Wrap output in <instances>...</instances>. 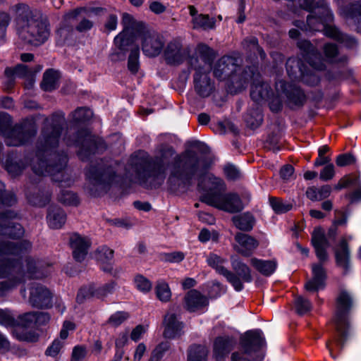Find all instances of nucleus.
Wrapping results in <instances>:
<instances>
[{
	"label": "nucleus",
	"instance_id": "obj_18",
	"mask_svg": "<svg viewBox=\"0 0 361 361\" xmlns=\"http://www.w3.org/2000/svg\"><path fill=\"white\" fill-rule=\"evenodd\" d=\"M275 88L279 96L284 94L292 105L302 106L306 102L304 92L295 84H289L280 80L276 82Z\"/></svg>",
	"mask_w": 361,
	"mask_h": 361
},
{
	"label": "nucleus",
	"instance_id": "obj_16",
	"mask_svg": "<svg viewBox=\"0 0 361 361\" xmlns=\"http://www.w3.org/2000/svg\"><path fill=\"white\" fill-rule=\"evenodd\" d=\"M189 46H185L181 37L170 40L164 49V57L167 64L178 66L183 63L190 55Z\"/></svg>",
	"mask_w": 361,
	"mask_h": 361
},
{
	"label": "nucleus",
	"instance_id": "obj_19",
	"mask_svg": "<svg viewBox=\"0 0 361 361\" xmlns=\"http://www.w3.org/2000/svg\"><path fill=\"white\" fill-rule=\"evenodd\" d=\"M252 75H250V81H252L250 97L255 102V104H259L262 101L267 99L270 97L271 91V87L268 83L264 82L261 76L255 66H251Z\"/></svg>",
	"mask_w": 361,
	"mask_h": 361
},
{
	"label": "nucleus",
	"instance_id": "obj_34",
	"mask_svg": "<svg viewBox=\"0 0 361 361\" xmlns=\"http://www.w3.org/2000/svg\"><path fill=\"white\" fill-rule=\"evenodd\" d=\"M343 12L345 17L353 21L357 32L361 33V1L349 5Z\"/></svg>",
	"mask_w": 361,
	"mask_h": 361
},
{
	"label": "nucleus",
	"instance_id": "obj_60",
	"mask_svg": "<svg viewBox=\"0 0 361 361\" xmlns=\"http://www.w3.org/2000/svg\"><path fill=\"white\" fill-rule=\"evenodd\" d=\"M300 80L310 86H315L319 84V78L314 71L306 68Z\"/></svg>",
	"mask_w": 361,
	"mask_h": 361
},
{
	"label": "nucleus",
	"instance_id": "obj_12",
	"mask_svg": "<svg viewBox=\"0 0 361 361\" xmlns=\"http://www.w3.org/2000/svg\"><path fill=\"white\" fill-rule=\"evenodd\" d=\"M11 118L6 113H0V130L8 146H20L29 141L37 133L32 121L25 120L11 128Z\"/></svg>",
	"mask_w": 361,
	"mask_h": 361
},
{
	"label": "nucleus",
	"instance_id": "obj_62",
	"mask_svg": "<svg viewBox=\"0 0 361 361\" xmlns=\"http://www.w3.org/2000/svg\"><path fill=\"white\" fill-rule=\"evenodd\" d=\"M16 321L11 314L7 310H0V324L5 326H13L16 325Z\"/></svg>",
	"mask_w": 361,
	"mask_h": 361
},
{
	"label": "nucleus",
	"instance_id": "obj_57",
	"mask_svg": "<svg viewBox=\"0 0 361 361\" xmlns=\"http://www.w3.org/2000/svg\"><path fill=\"white\" fill-rule=\"evenodd\" d=\"M170 348L168 342H162L159 343L152 352L149 361H159L163 354Z\"/></svg>",
	"mask_w": 361,
	"mask_h": 361
},
{
	"label": "nucleus",
	"instance_id": "obj_55",
	"mask_svg": "<svg viewBox=\"0 0 361 361\" xmlns=\"http://www.w3.org/2000/svg\"><path fill=\"white\" fill-rule=\"evenodd\" d=\"M269 202L272 209L276 213H284L290 210L292 208V204L286 203L279 198L271 197Z\"/></svg>",
	"mask_w": 361,
	"mask_h": 361
},
{
	"label": "nucleus",
	"instance_id": "obj_10",
	"mask_svg": "<svg viewBox=\"0 0 361 361\" xmlns=\"http://www.w3.org/2000/svg\"><path fill=\"white\" fill-rule=\"evenodd\" d=\"M312 244L319 260V263L312 264V278L306 282L305 288L310 292H317L325 286L326 272L322 264L328 260L326 250L329 247V240L322 228H316L313 231L312 233Z\"/></svg>",
	"mask_w": 361,
	"mask_h": 361
},
{
	"label": "nucleus",
	"instance_id": "obj_20",
	"mask_svg": "<svg viewBox=\"0 0 361 361\" xmlns=\"http://www.w3.org/2000/svg\"><path fill=\"white\" fill-rule=\"evenodd\" d=\"M164 47V37L157 32H145L142 38V49L146 56L155 57L158 56Z\"/></svg>",
	"mask_w": 361,
	"mask_h": 361
},
{
	"label": "nucleus",
	"instance_id": "obj_44",
	"mask_svg": "<svg viewBox=\"0 0 361 361\" xmlns=\"http://www.w3.org/2000/svg\"><path fill=\"white\" fill-rule=\"evenodd\" d=\"M243 45L248 52H250V54H252L254 56L258 54L262 59H265L266 54L259 46L258 40L255 37H247L243 40Z\"/></svg>",
	"mask_w": 361,
	"mask_h": 361
},
{
	"label": "nucleus",
	"instance_id": "obj_47",
	"mask_svg": "<svg viewBox=\"0 0 361 361\" xmlns=\"http://www.w3.org/2000/svg\"><path fill=\"white\" fill-rule=\"evenodd\" d=\"M139 56L140 49L138 47L136 46L131 49L128 60V70L133 73H136L138 71Z\"/></svg>",
	"mask_w": 361,
	"mask_h": 361
},
{
	"label": "nucleus",
	"instance_id": "obj_21",
	"mask_svg": "<svg viewBox=\"0 0 361 361\" xmlns=\"http://www.w3.org/2000/svg\"><path fill=\"white\" fill-rule=\"evenodd\" d=\"M51 293L44 286L33 283L30 288L29 302L32 306L43 309L51 307Z\"/></svg>",
	"mask_w": 361,
	"mask_h": 361
},
{
	"label": "nucleus",
	"instance_id": "obj_39",
	"mask_svg": "<svg viewBox=\"0 0 361 361\" xmlns=\"http://www.w3.org/2000/svg\"><path fill=\"white\" fill-rule=\"evenodd\" d=\"M323 51L327 61L331 63H345L348 60L346 56H338V46L334 43H326L324 45Z\"/></svg>",
	"mask_w": 361,
	"mask_h": 361
},
{
	"label": "nucleus",
	"instance_id": "obj_24",
	"mask_svg": "<svg viewBox=\"0 0 361 361\" xmlns=\"http://www.w3.org/2000/svg\"><path fill=\"white\" fill-rule=\"evenodd\" d=\"M164 336L168 338L180 337L183 334L184 324L179 320L175 313L169 312L164 319Z\"/></svg>",
	"mask_w": 361,
	"mask_h": 361
},
{
	"label": "nucleus",
	"instance_id": "obj_7",
	"mask_svg": "<svg viewBox=\"0 0 361 361\" xmlns=\"http://www.w3.org/2000/svg\"><path fill=\"white\" fill-rule=\"evenodd\" d=\"M208 183V191L201 196V201L209 206L228 213H237L243 209L244 206L239 195L236 193H226L224 181L212 174L203 178Z\"/></svg>",
	"mask_w": 361,
	"mask_h": 361
},
{
	"label": "nucleus",
	"instance_id": "obj_50",
	"mask_svg": "<svg viewBox=\"0 0 361 361\" xmlns=\"http://www.w3.org/2000/svg\"><path fill=\"white\" fill-rule=\"evenodd\" d=\"M295 305L296 312L300 315L307 314L312 310L310 301L302 296H298L295 298Z\"/></svg>",
	"mask_w": 361,
	"mask_h": 361
},
{
	"label": "nucleus",
	"instance_id": "obj_27",
	"mask_svg": "<svg viewBox=\"0 0 361 361\" xmlns=\"http://www.w3.org/2000/svg\"><path fill=\"white\" fill-rule=\"evenodd\" d=\"M235 240L238 243L237 252L245 257L250 256L259 245L255 238L243 233H238Z\"/></svg>",
	"mask_w": 361,
	"mask_h": 361
},
{
	"label": "nucleus",
	"instance_id": "obj_23",
	"mask_svg": "<svg viewBox=\"0 0 361 361\" xmlns=\"http://www.w3.org/2000/svg\"><path fill=\"white\" fill-rule=\"evenodd\" d=\"M298 47L304 53L305 58L309 64L315 70L322 71L325 68V64L322 59L319 51L307 40H302L298 42Z\"/></svg>",
	"mask_w": 361,
	"mask_h": 361
},
{
	"label": "nucleus",
	"instance_id": "obj_36",
	"mask_svg": "<svg viewBox=\"0 0 361 361\" xmlns=\"http://www.w3.org/2000/svg\"><path fill=\"white\" fill-rule=\"evenodd\" d=\"M245 121L251 128H256L262 124L263 116L259 104H254L253 106L248 110L245 116Z\"/></svg>",
	"mask_w": 361,
	"mask_h": 361
},
{
	"label": "nucleus",
	"instance_id": "obj_17",
	"mask_svg": "<svg viewBox=\"0 0 361 361\" xmlns=\"http://www.w3.org/2000/svg\"><path fill=\"white\" fill-rule=\"evenodd\" d=\"M231 262L233 272L229 270L231 276L226 275V279L236 291H240L244 288L243 283H250L252 281L251 270L236 257H231Z\"/></svg>",
	"mask_w": 361,
	"mask_h": 361
},
{
	"label": "nucleus",
	"instance_id": "obj_4",
	"mask_svg": "<svg viewBox=\"0 0 361 361\" xmlns=\"http://www.w3.org/2000/svg\"><path fill=\"white\" fill-rule=\"evenodd\" d=\"M18 35L25 42L38 46L49 37V23L39 12L25 4L16 6Z\"/></svg>",
	"mask_w": 361,
	"mask_h": 361
},
{
	"label": "nucleus",
	"instance_id": "obj_48",
	"mask_svg": "<svg viewBox=\"0 0 361 361\" xmlns=\"http://www.w3.org/2000/svg\"><path fill=\"white\" fill-rule=\"evenodd\" d=\"M59 201L65 205L77 206L79 204L78 196L70 190H63L59 195Z\"/></svg>",
	"mask_w": 361,
	"mask_h": 361
},
{
	"label": "nucleus",
	"instance_id": "obj_38",
	"mask_svg": "<svg viewBox=\"0 0 361 361\" xmlns=\"http://www.w3.org/2000/svg\"><path fill=\"white\" fill-rule=\"evenodd\" d=\"M192 28L194 30H209L216 27V20L207 14L200 13L199 16L192 18Z\"/></svg>",
	"mask_w": 361,
	"mask_h": 361
},
{
	"label": "nucleus",
	"instance_id": "obj_1",
	"mask_svg": "<svg viewBox=\"0 0 361 361\" xmlns=\"http://www.w3.org/2000/svg\"><path fill=\"white\" fill-rule=\"evenodd\" d=\"M65 118L63 114H54L51 121L44 127L37 142V164H33L32 170L37 175L49 174L53 180L62 185H70L73 182L66 169L68 157L55 149L59 145Z\"/></svg>",
	"mask_w": 361,
	"mask_h": 361
},
{
	"label": "nucleus",
	"instance_id": "obj_40",
	"mask_svg": "<svg viewBox=\"0 0 361 361\" xmlns=\"http://www.w3.org/2000/svg\"><path fill=\"white\" fill-rule=\"evenodd\" d=\"M114 250L103 246L97 250V259L101 262L104 265L102 269L106 272H111L113 269L111 266V261L114 258Z\"/></svg>",
	"mask_w": 361,
	"mask_h": 361
},
{
	"label": "nucleus",
	"instance_id": "obj_33",
	"mask_svg": "<svg viewBox=\"0 0 361 361\" xmlns=\"http://www.w3.org/2000/svg\"><path fill=\"white\" fill-rule=\"evenodd\" d=\"M250 264L262 275L269 276L271 275L276 267L277 262L276 260H263L256 257L250 259Z\"/></svg>",
	"mask_w": 361,
	"mask_h": 361
},
{
	"label": "nucleus",
	"instance_id": "obj_11",
	"mask_svg": "<svg viewBox=\"0 0 361 361\" xmlns=\"http://www.w3.org/2000/svg\"><path fill=\"white\" fill-rule=\"evenodd\" d=\"M85 176L87 180L86 189L92 196L106 193L118 179L113 168L106 166L102 162L91 164L85 171Z\"/></svg>",
	"mask_w": 361,
	"mask_h": 361
},
{
	"label": "nucleus",
	"instance_id": "obj_5",
	"mask_svg": "<svg viewBox=\"0 0 361 361\" xmlns=\"http://www.w3.org/2000/svg\"><path fill=\"white\" fill-rule=\"evenodd\" d=\"M169 169L167 182L172 190L189 187L195 176H202L206 171L202 160L191 151L176 155L169 165Z\"/></svg>",
	"mask_w": 361,
	"mask_h": 361
},
{
	"label": "nucleus",
	"instance_id": "obj_51",
	"mask_svg": "<svg viewBox=\"0 0 361 361\" xmlns=\"http://www.w3.org/2000/svg\"><path fill=\"white\" fill-rule=\"evenodd\" d=\"M30 204L37 207H44L50 201L49 192H37L28 197Z\"/></svg>",
	"mask_w": 361,
	"mask_h": 361
},
{
	"label": "nucleus",
	"instance_id": "obj_61",
	"mask_svg": "<svg viewBox=\"0 0 361 361\" xmlns=\"http://www.w3.org/2000/svg\"><path fill=\"white\" fill-rule=\"evenodd\" d=\"M128 317L129 314L128 312H116L109 317L107 322L112 326H118L126 321Z\"/></svg>",
	"mask_w": 361,
	"mask_h": 361
},
{
	"label": "nucleus",
	"instance_id": "obj_25",
	"mask_svg": "<svg viewBox=\"0 0 361 361\" xmlns=\"http://www.w3.org/2000/svg\"><path fill=\"white\" fill-rule=\"evenodd\" d=\"M27 274L30 279H41L51 273V266L43 261L35 260L30 257L26 259Z\"/></svg>",
	"mask_w": 361,
	"mask_h": 361
},
{
	"label": "nucleus",
	"instance_id": "obj_28",
	"mask_svg": "<svg viewBox=\"0 0 361 361\" xmlns=\"http://www.w3.org/2000/svg\"><path fill=\"white\" fill-rule=\"evenodd\" d=\"M47 221L50 228L60 229L66 221V214L59 207H50L48 209Z\"/></svg>",
	"mask_w": 361,
	"mask_h": 361
},
{
	"label": "nucleus",
	"instance_id": "obj_31",
	"mask_svg": "<svg viewBox=\"0 0 361 361\" xmlns=\"http://www.w3.org/2000/svg\"><path fill=\"white\" fill-rule=\"evenodd\" d=\"M82 10V8H78L66 15L64 21L57 30V35L59 37L61 42H64L71 37L73 27L69 20L75 19Z\"/></svg>",
	"mask_w": 361,
	"mask_h": 361
},
{
	"label": "nucleus",
	"instance_id": "obj_9",
	"mask_svg": "<svg viewBox=\"0 0 361 361\" xmlns=\"http://www.w3.org/2000/svg\"><path fill=\"white\" fill-rule=\"evenodd\" d=\"M197 56L190 59V65L195 71L193 75L194 88L201 97H207L214 91L213 82L209 76L213 61L212 50L206 44H199Z\"/></svg>",
	"mask_w": 361,
	"mask_h": 361
},
{
	"label": "nucleus",
	"instance_id": "obj_52",
	"mask_svg": "<svg viewBox=\"0 0 361 361\" xmlns=\"http://www.w3.org/2000/svg\"><path fill=\"white\" fill-rule=\"evenodd\" d=\"M122 23L124 26L123 30L128 29V32H137L142 29V25L137 24L132 16L125 13L123 14Z\"/></svg>",
	"mask_w": 361,
	"mask_h": 361
},
{
	"label": "nucleus",
	"instance_id": "obj_14",
	"mask_svg": "<svg viewBox=\"0 0 361 361\" xmlns=\"http://www.w3.org/2000/svg\"><path fill=\"white\" fill-rule=\"evenodd\" d=\"M265 345L262 333L259 330L248 331L240 339L241 350L231 354V361H254L252 354Z\"/></svg>",
	"mask_w": 361,
	"mask_h": 361
},
{
	"label": "nucleus",
	"instance_id": "obj_13",
	"mask_svg": "<svg viewBox=\"0 0 361 361\" xmlns=\"http://www.w3.org/2000/svg\"><path fill=\"white\" fill-rule=\"evenodd\" d=\"M336 304L335 323L339 335L337 342L343 345L348 336L349 329L348 316L353 306V297L346 290L341 289L337 295Z\"/></svg>",
	"mask_w": 361,
	"mask_h": 361
},
{
	"label": "nucleus",
	"instance_id": "obj_30",
	"mask_svg": "<svg viewBox=\"0 0 361 361\" xmlns=\"http://www.w3.org/2000/svg\"><path fill=\"white\" fill-rule=\"evenodd\" d=\"M336 262L337 266L347 272L350 268V250L347 240L343 238L338 247L335 251Z\"/></svg>",
	"mask_w": 361,
	"mask_h": 361
},
{
	"label": "nucleus",
	"instance_id": "obj_41",
	"mask_svg": "<svg viewBox=\"0 0 361 361\" xmlns=\"http://www.w3.org/2000/svg\"><path fill=\"white\" fill-rule=\"evenodd\" d=\"M207 262L217 273L223 275L225 278L226 275L231 276L229 270L224 267V264L226 260L214 253H210L207 257Z\"/></svg>",
	"mask_w": 361,
	"mask_h": 361
},
{
	"label": "nucleus",
	"instance_id": "obj_49",
	"mask_svg": "<svg viewBox=\"0 0 361 361\" xmlns=\"http://www.w3.org/2000/svg\"><path fill=\"white\" fill-rule=\"evenodd\" d=\"M156 295L162 302H167L171 296V290L168 284L165 282H158L155 287Z\"/></svg>",
	"mask_w": 361,
	"mask_h": 361
},
{
	"label": "nucleus",
	"instance_id": "obj_56",
	"mask_svg": "<svg viewBox=\"0 0 361 361\" xmlns=\"http://www.w3.org/2000/svg\"><path fill=\"white\" fill-rule=\"evenodd\" d=\"M116 283L114 281H111L97 288L94 286V295L97 298H104L113 292Z\"/></svg>",
	"mask_w": 361,
	"mask_h": 361
},
{
	"label": "nucleus",
	"instance_id": "obj_58",
	"mask_svg": "<svg viewBox=\"0 0 361 361\" xmlns=\"http://www.w3.org/2000/svg\"><path fill=\"white\" fill-rule=\"evenodd\" d=\"M134 282L136 288L141 292L147 293L152 289V283L142 275L136 276Z\"/></svg>",
	"mask_w": 361,
	"mask_h": 361
},
{
	"label": "nucleus",
	"instance_id": "obj_37",
	"mask_svg": "<svg viewBox=\"0 0 361 361\" xmlns=\"http://www.w3.org/2000/svg\"><path fill=\"white\" fill-rule=\"evenodd\" d=\"M138 34L135 32H128V29L123 30L114 38V44L121 51H126L128 47L133 43Z\"/></svg>",
	"mask_w": 361,
	"mask_h": 361
},
{
	"label": "nucleus",
	"instance_id": "obj_54",
	"mask_svg": "<svg viewBox=\"0 0 361 361\" xmlns=\"http://www.w3.org/2000/svg\"><path fill=\"white\" fill-rule=\"evenodd\" d=\"M4 185L0 183V207L12 206L16 202V197L11 192L4 190Z\"/></svg>",
	"mask_w": 361,
	"mask_h": 361
},
{
	"label": "nucleus",
	"instance_id": "obj_6",
	"mask_svg": "<svg viewBox=\"0 0 361 361\" xmlns=\"http://www.w3.org/2000/svg\"><path fill=\"white\" fill-rule=\"evenodd\" d=\"M239 57L224 56L214 67V75L219 80L226 81L230 91L238 93L245 89L252 75L251 66L243 67Z\"/></svg>",
	"mask_w": 361,
	"mask_h": 361
},
{
	"label": "nucleus",
	"instance_id": "obj_8",
	"mask_svg": "<svg viewBox=\"0 0 361 361\" xmlns=\"http://www.w3.org/2000/svg\"><path fill=\"white\" fill-rule=\"evenodd\" d=\"M175 151L172 147H166L163 149L161 157L149 161L144 159L131 160L135 171L140 180V183L147 188H157L161 186L166 178V169L164 159L172 157Z\"/></svg>",
	"mask_w": 361,
	"mask_h": 361
},
{
	"label": "nucleus",
	"instance_id": "obj_45",
	"mask_svg": "<svg viewBox=\"0 0 361 361\" xmlns=\"http://www.w3.org/2000/svg\"><path fill=\"white\" fill-rule=\"evenodd\" d=\"M361 183L360 176L359 174L350 173L341 178L334 188L340 190L349 186L357 187Z\"/></svg>",
	"mask_w": 361,
	"mask_h": 361
},
{
	"label": "nucleus",
	"instance_id": "obj_63",
	"mask_svg": "<svg viewBox=\"0 0 361 361\" xmlns=\"http://www.w3.org/2000/svg\"><path fill=\"white\" fill-rule=\"evenodd\" d=\"M19 319L23 326L25 327L32 326L36 324V321L37 320V312H30L23 314L20 316Z\"/></svg>",
	"mask_w": 361,
	"mask_h": 361
},
{
	"label": "nucleus",
	"instance_id": "obj_53",
	"mask_svg": "<svg viewBox=\"0 0 361 361\" xmlns=\"http://www.w3.org/2000/svg\"><path fill=\"white\" fill-rule=\"evenodd\" d=\"M92 112L87 108L79 107L71 114L72 119L75 123L83 122L90 119Z\"/></svg>",
	"mask_w": 361,
	"mask_h": 361
},
{
	"label": "nucleus",
	"instance_id": "obj_22",
	"mask_svg": "<svg viewBox=\"0 0 361 361\" xmlns=\"http://www.w3.org/2000/svg\"><path fill=\"white\" fill-rule=\"evenodd\" d=\"M69 244L73 251V258L80 262L87 256L92 243L87 237L74 233L70 236Z\"/></svg>",
	"mask_w": 361,
	"mask_h": 361
},
{
	"label": "nucleus",
	"instance_id": "obj_42",
	"mask_svg": "<svg viewBox=\"0 0 361 361\" xmlns=\"http://www.w3.org/2000/svg\"><path fill=\"white\" fill-rule=\"evenodd\" d=\"M234 225L240 230L249 231L252 230L255 219L250 213H244L240 215L235 216L232 219Z\"/></svg>",
	"mask_w": 361,
	"mask_h": 361
},
{
	"label": "nucleus",
	"instance_id": "obj_3",
	"mask_svg": "<svg viewBox=\"0 0 361 361\" xmlns=\"http://www.w3.org/2000/svg\"><path fill=\"white\" fill-rule=\"evenodd\" d=\"M300 6L311 13L307 18V25L312 31H323L324 35L346 47L353 49L357 44L355 37L344 34L335 26L329 25L334 16L324 1L314 4V0H300Z\"/></svg>",
	"mask_w": 361,
	"mask_h": 361
},
{
	"label": "nucleus",
	"instance_id": "obj_64",
	"mask_svg": "<svg viewBox=\"0 0 361 361\" xmlns=\"http://www.w3.org/2000/svg\"><path fill=\"white\" fill-rule=\"evenodd\" d=\"M224 172L228 180H235L240 177V171L233 164H228L225 165Z\"/></svg>",
	"mask_w": 361,
	"mask_h": 361
},
{
	"label": "nucleus",
	"instance_id": "obj_2",
	"mask_svg": "<svg viewBox=\"0 0 361 361\" xmlns=\"http://www.w3.org/2000/svg\"><path fill=\"white\" fill-rule=\"evenodd\" d=\"M17 216V214L12 210L0 213V235L18 238L23 235L22 226L12 221ZM30 248L31 244L27 240L17 243L0 242V279L17 274L20 269L18 259H11L8 256L20 257Z\"/></svg>",
	"mask_w": 361,
	"mask_h": 361
},
{
	"label": "nucleus",
	"instance_id": "obj_26",
	"mask_svg": "<svg viewBox=\"0 0 361 361\" xmlns=\"http://www.w3.org/2000/svg\"><path fill=\"white\" fill-rule=\"evenodd\" d=\"M236 343V340L232 336H225L216 338L214 343V355L216 360L222 361Z\"/></svg>",
	"mask_w": 361,
	"mask_h": 361
},
{
	"label": "nucleus",
	"instance_id": "obj_32",
	"mask_svg": "<svg viewBox=\"0 0 361 361\" xmlns=\"http://www.w3.org/2000/svg\"><path fill=\"white\" fill-rule=\"evenodd\" d=\"M306 68L297 58H289L286 62L287 73L293 80H300Z\"/></svg>",
	"mask_w": 361,
	"mask_h": 361
},
{
	"label": "nucleus",
	"instance_id": "obj_29",
	"mask_svg": "<svg viewBox=\"0 0 361 361\" xmlns=\"http://www.w3.org/2000/svg\"><path fill=\"white\" fill-rule=\"evenodd\" d=\"M185 308L195 312L208 304L207 298L196 290H190L185 296Z\"/></svg>",
	"mask_w": 361,
	"mask_h": 361
},
{
	"label": "nucleus",
	"instance_id": "obj_15",
	"mask_svg": "<svg viewBox=\"0 0 361 361\" xmlns=\"http://www.w3.org/2000/svg\"><path fill=\"white\" fill-rule=\"evenodd\" d=\"M67 145L78 147L77 154L82 161L87 160L92 154L105 148L102 140L84 129L78 131L74 140H67Z\"/></svg>",
	"mask_w": 361,
	"mask_h": 361
},
{
	"label": "nucleus",
	"instance_id": "obj_46",
	"mask_svg": "<svg viewBox=\"0 0 361 361\" xmlns=\"http://www.w3.org/2000/svg\"><path fill=\"white\" fill-rule=\"evenodd\" d=\"M5 75L9 78V86H13V76H18L20 78H23L27 76L28 74L27 68L25 65L18 64L14 68H7L5 70Z\"/></svg>",
	"mask_w": 361,
	"mask_h": 361
},
{
	"label": "nucleus",
	"instance_id": "obj_43",
	"mask_svg": "<svg viewBox=\"0 0 361 361\" xmlns=\"http://www.w3.org/2000/svg\"><path fill=\"white\" fill-rule=\"evenodd\" d=\"M207 353V348L204 345H192L188 350V361H205Z\"/></svg>",
	"mask_w": 361,
	"mask_h": 361
},
{
	"label": "nucleus",
	"instance_id": "obj_35",
	"mask_svg": "<svg viewBox=\"0 0 361 361\" xmlns=\"http://www.w3.org/2000/svg\"><path fill=\"white\" fill-rule=\"evenodd\" d=\"M60 73L54 69L46 71L43 75V79L41 82V87L43 90L51 92L59 87V80Z\"/></svg>",
	"mask_w": 361,
	"mask_h": 361
},
{
	"label": "nucleus",
	"instance_id": "obj_59",
	"mask_svg": "<svg viewBox=\"0 0 361 361\" xmlns=\"http://www.w3.org/2000/svg\"><path fill=\"white\" fill-rule=\"evenodd\" d=\"M356 162V158L350 153L339 154L336 159V164L338 166L344 167L353 165Z\"/></svg>",
	"mask_w": 361,
	"mask_h": 361
}]
</instances>
